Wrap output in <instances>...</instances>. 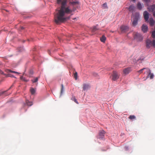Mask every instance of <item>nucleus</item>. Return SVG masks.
<instances>
[{
  "mask_svg": "<svg viewBox=\"0 0 155 155\" xmlns=\"http://www.w3.org/2000/svg\"><path fill=\"white\" fill-rule=\"evenodd\" d=\"M57 3L60 7V9L58 10L56 14L55 15L54 18L55 22L56 24L64 22L69 19L68 16L69 14L74 11L72 9L70 6H74L79 3L76 0H56Z\"/></svg>",
  "mask_w": 155,
  "mask_h": 155,
  "instance_id": "1",
  "label": "nucleus"
},
{
  "mask_svg": "<svg viewBox=\"0 0 155 155\" xmlns=\"http://www.w3.org/2000/svg\"><path fill=\"white\" fill-rule=\"evenodd\" d=\"M140 18V15L138 13H136L132 18V24L133 26H136L137 24L138 20Z\"/></svg>",
  "mask_w": 155,
  "mask_h": 155,
  "instance_id": "2",
  "label": "nucleus"
},
{
  "mask_svg": "<svg viewBox=\"0 0 155 155\" xmlns=\"http://www.w3.org/2000/svg\"><path fill=\"white\" fill-rule=\"evenodd\" d=\"M146 47L148 48H149L153 46L155 47V40H153L152 41L148 39L146 41Z\"/></svg>",
  "mask_w": 155,
  "mask_h": 155,
  "instance_id": "3",
  "label": "nucleus"
},
{
  "mask_svg": "<svg viewBox=\"0 0 155 155\" xmlns=\"http://www.w3.org/2000/svg\"><path fill=\"white\" fill-rule=\"evenodd\" d=\"M134 39L137 41H141L143 39L142 35L140 34L137 32L134 33Z\"/></svg>",
  "mask_w": 155,
  "mask_h": 155,
  "instance_id": "4",
  "label": "nucleus"
},
{
  "mask_svg": "<svg viewBox=\"0 0 155 155\" xmlns=\"http://www.w3.org/2000/svg\"><path fill=\"white\" fill-rule=\"evenodd\" d=\"M120 30L122 33H125L129 31V28L127 26L122 25L120 27Z\"/></svg>",
  "mask_w": 155,
  "mask_h": 155,
  "instance_id": "5",
  "label": "nucleus"
},
{
  "mask_svg": "<svg viewBox=\"0 0 155 155\" xmlns=\"http://www.w3.org/2000/svg\"><path fill=\"white\" fill-rule=\"evenodd\" d=\"M112 80L114 81H115L119 78V75L118 74L117 71H114L112 74Z\"/></svg>",
  "mask_w": 155,
  "mask_h": 155,
  "instance_id": "6",
  "label": "nucleus"
},
{
  "mask_svg": "<svg viewBox=\"0 0 155 155\" xmlns=\"http://www.w3.org/2000/svg\"><path fill=\"white\" fill-rule=\"evenodd\" d=\"M105 133V132L104 130H100L99 133L98 138L101 139L103 138L104 136Z\"/></svg>",
  "mask_w": 155,
  "mask_h": 155,
  "instance_id": "7",
  "label": "nucleus"
},
{
  "mask_svg": "<svg viewBox=\"0 0 155 155\" xmlns=\"http://www.w3.org/2000/svg\"><path fill=\"white\" fill-rule=\"evenodd\" d=\"M132 71L131 67H128L127 68H124L123 70V73L124 74H129Z\"/></svg>",
  "mask_w": 155,
  "mask_h": 155,
  "instance_id": "8",
  "label": "nucleus"
},
{
  "mask_svg": "<svg viewBox=\"0 0 155 155\" xmlns=\"http://www.w3.org/2000/svg\"><path fill=\"white\" fill-rule=\"evenodd\" d=\"M144 18L146 21H148L149 19V14L146 11H145L143 12V14Z\"/></svg>",
  "mask_w": 155,
  "mask_h": 155,
  "instance_id": "9",
  "label": "nucleus"
},
{
  "mask_svg": "<svg viewBox=\"0 0 155 155\" xmlns=\"http://www.w3.org/2000/svg\"><path fill=\"white\" fill-rule=\"evenodd\" d=\"M142 31L144 33L147 32L148 29V28L147 26L143 25L141 27Z\"/></svg>",
  "mask_w": 155,
  "mask_h": 155,
  "instance_id": "10",
  "label": "nucleus"
},
{
  "mask_svg": "<svg viewBox=\"0 0 155 155\" xmlns=\"http://www.w3.org/2000/svg\"><path fill=\"white\" fill-rule=\"evenodd\" d=\"M148 9L149 12H153L155 9V5H153L150 6L148 8Z\"/></svg>",
  "mask_w": 155,
  "mask_h": 155,
  "instance_id": "11",
  "label": "nucleus"
},
{
  "mask_svg": "<svg viewBox=\"0 0 155 155\" xmlns=\"http://www.w3.org/2000/svg\"><path fill=\"white\" fill-rule=\"evenodd\" d=\"M90 88L89 86L87 84H84L83 85V88L84 91H86Z\"/></svg>",
  "mask_w": 155,
  "mask_h": 155,
  "instance_id": "12",
  "label": "nucleus"
},
{
  "mask_svg": "<svg viewBox=\"0 0 155 155\" xmlns=\"http://www.w3.org/2000/svg\"><path fill=\"white\" fill-rule=\"evenodd\" d=\"M155 22L153 19L152 18H150L149 19V23L151 26H153Z\"/></svg>",
  "mask_w": 155,
  "mask_h": 155,
  "instance_id": "13",
  "label": "nucleus"
},
{
  "mask_svg": "<svg viewBox=\"0 0 155 155\" xmlns=\"http://www.w3.org/2000/svg\"><path fill=\"white\" fill-rule=\"evenodd\" d=\"M142 5L140 2H138L137 4V8L139 10H141L142 8Z\"/></svg>",
  "mask_w": 155,
  "mask_h": 155,
  "instance_id": "14",
  "label": "nucleus"
},
{
  "mask_svg": "<svg viewBox=\"0 0 155 155\" xmlns=\"http://www.w3.org/2000/svg\"><path fill=\"white\" fill-rule=\"evenodd\" d=\"M99 29L97 25L94 26L93 27L92 29V32H95Z\"/></svg>",
  "mask_w": 155,
  "mask_h": 155,
  "instance_id": "15",
  "label": "nucleus"
},
{
  "mask_svg": "<svg viewBox=\"0 0 155 155\" xmlns=\"http://www.w3.org/2000/svg\"><path fill=\"white\" fill-rule=\"evenodd\" d=\"M135 7L133 5H131L129 6V10L130 11L133 12L134 10Z\"/></svg>",
  "mask_w": 155,
  "mask_h": 155,
  "instance_id": "16",
  "label": "nucleus"
},
{
  "mask_svg": "<svg viewBox=\"0 0 155 155\" xmlns=\"http://www.w3.org/2000/svg\"><path fill=\"white\" fill-rule=\"evenodd\" d=\"M106 40V38L104 35H103L102 36V37L100 38V40L101 42H104Z\"/></svg>",
  "mask_w": 155,
  "mask_h": 155,
  "instance_id": "17",
  "label": "nucleus"
},
{
  "mask_svg": "<svg viewBox=\"0 0 155 155\" xmlns=\"http://www.w3.org/2000/svg\"><path fill=\"white\" fill-rule=\"evenodd\" d=\"M30 91L31 94L32 95L34 94L36 92V90L33 88H31Z\"/></svg>",
  "mask_w": 155,
  "mask_h": 155,
  "instance_id": "18",
  "label": "nucleus"
},
{
  "mask_svg": "<svg viewBox=\"0 0 155 155\" xmlns=\"http://www.w3.org/2000/svg\"><path fill=\"white\" fill-rule=\"evenodd\" d=\"M26 103L27 105L29 106H31L32 105V103L31 102L29 101L28 100H27L26 101Z\"/></svg>",
  "mask_w": 155,
  "mask_h": 155,
  "instance_id": "19",
  "label": "nucleus"
},
{
  "mask_svg": "<svg viewBox=\"0 0 155 155\" xmlns=\"http://www.w3.org/2000/svg\"><path fill=\"white\" fill-rule=\"evenodd\" d=\"M71 100L73 101H74L77 104H78V103L77 101V99L75 98L74 97H72L71 98Z\"/></svg>",
  "mask_w": 155,
  "mask_h": 155,
  "instance_id": "20",
  "label": "nucleus"
},
{
  "mask_svg": "<svg viewBox=\"0 0 155 155\" xmlns=\"http://www.w3.org/2000/svg\"><path fill=\"white\" fill-rule=\"evenodd\" d=\"M102 8L103 9H106L107 8V4L106 3L103 4L102 6Z\"/></svg>",
  "mask_w": 155,
  "mask_h": 155,
  "instance_id": "21",
  "label": "nucleus"
},
{
  "mask_svg": "<svg viewBox=\"0 0 155 155\" xmlns=\"http://www.w3.org/2000/svg\"><path fill=\"white\" fill-rule=\"evenodd\" d=\"M136 118V117L134 115H130L129 117V119L130 120H133L135 119Z\"/></svg>",
  "mask_w": 155,
  "mask_h": 155,
  "instance_id": "22",
  "label": "nucleus"
},
{
  "mask_svg": "<svg viewBox=\"0 0 155 155\" xmlns=\"http://www.w3.org/2000/svg\"><path fill=\"white\" fill-rule=\"evenodd\" d=\"M38 78H36L32 80L31 81L33 83H35L38 81Z\"/></svg>",
  "mask_w": 155,
  "mask_h": 155,
  "instance_id": "23",
  "label": "nucleus"
},
{
  "mask_svg": "<svg viewBox=\"0 0 155 155\" xmlns=\"http://www.w3.org/2000/svg\"><path fill=\"white\" fill-rule=\"evenodd\" d=\"M61 94H62L63 91H64V87L63 85L62 84H61Z\"/></svg>",
  "mask_w": 155,
  "mask_h": 155,
  "instance_id": "24",
  "label": "nucleus"
},
{
  "mask_svg": "<svg viewBox=\"0 0 155 155\" xmlns=\"http://www.w3.org/2000/svg\"><path fill=\"white\" fill-rule=\"evenodd\" d=\"M150 77V79H152L154 77V75L153 74L151 73L150 72L149 73Z\"/></svg>",
  "mask_w": 155,
  "mask_h": 155,
  "instance_id": "25",
  "label": "nucleus"
},
{
  "mask_svg": "<svg viewBox=\"0 0 155 155\" xmlns=\"http://www.w3.org/2000/svg\"><path fill=\"white\" fill-rule=\"evenodd\" d=\"M152 37L153 38H155V31L152 32Z\"/></svg>",
  "mask_w": 155,
  "mask_h": 155,
  "instance_id": "26",
  "label": "nucleus"
},
{
  "mask_svg": "<svg viewBox=\"0 0 155 155\" xmlns=\"http://www.w3.org/2000/svg\"><path fill=\"white\" fill-rule=\"evenodd\" d=\"M77 75H78V74H77V72H75L74 74V78L76 80L77 79Z\"/></svg>",
  "mask_w": 155,
  "mask_h": 155,
  "instance_id": "27",
  "label": "nucleus"
},
{
  "mask_svg": "<svg viewBox=\"0 0 155 155\" xmlns=\"http://www.w3.org/2000/svg\"><path fill=\"white\" fill-rule=\"evenodd\" d=\"M146 68H143V69H140V70L138 71L137 72H138V73H139V74H141V73H142V71H143V70H144V69H146Z\"/></svg>",
  "mask_w": 155,
  "mask_h": 155,
  "instance_id": "28",
  "label": "nucleus"
},
{
  "mask_svg": "<svg viewBox=\"0 0 155 155\" xmlns=\"http://www.w3.org/2000/svg\"><path fill=\"white\" fill-rule=\"evenodd\" d=\"M8 71H9V72H10L13 73H14L17 74H19V73L18 72L15 71H12V70H8Z\"/></svg>",
  "mask_w": 155,
  "mask_h": 155,
  "instance_id": "29",
  "label": "nucleus"
},
{
  "mask_svg": "<svg viewBox=\"0 0 155 155\" xmlns=\"http://www.w3.org/2000/svg\"><path fill=\"white\" fill-rule=\"evenodd\" d=\"M21 79L24 80V81H28L26 80L25 78H24L23 77V76H21Z\"/></svg>",
  "mask_w": 155,
  "mask_h": 155,
  "instance_id": "30",
  "label": "nucleus"
},
{
  "mask_svg": "<svg viewBox=\"0 0 155 155\" xmlns=\"http://www.w3.org/2000/svg\"><path fill=\"white\" fill-rule=\"evenodd\" d=\"M8 76L11 77H14L15 78H16L13 75H11L10 74H8Z\"/></svg>",
  "mask_w": 155,
  "mask_h": 155,
  "instance_id": "31",
  "label": "nucleus"
},
{
  "mask_svg": "<svg viewBox=\"0 0 155 155\" xmlns=\"http://www.w3.org/2000/svg\"><path fill=\"white\" fill-rule=\"evenodd\" d=\"M5 92H0V96L4 94Z\"/></svg>",
  "mask_w": 155,
  "mask_h": 155,
  "instance_id": "32",
  "label": "nucleus"
},
{
  "mask_svg": "<svg viewBox=\"0 0 155 155\" xmlns=\"http://www.w3.org/2000/svg\"><path fill=\"white\" fill-rule=\"evenodd\" d=\"M0 73L1 74H3V72L0 69Z\"/></svg>",
  "mask_w": 155,
  "mask_h": 155,
  "instance_id": "33",
  "label": "nucleus"
},
{
  "mask_svg": "<svg viewBox=\"0 0 155 155\" xmlns=\"http://www.w3.org/2000/svg\"><path fill=\"white\" fill-rule=\"evenodd\" d=\"M153 15L155 17V12H153Z\"/></svg>",
  "mask_w": 155,
  "mask_h": 155,
  "instance_id": "34",
  "label": "nucleus"
},
{
  "mask_svg": "<svg viewBox=\"0 0 155 155\" xmlns=\"http://www.w3.org/2000/svg\"><path fill=\"white\" fill-rule=\"evenodd\" d=\"M94 75L95 76H97V74L95 73L94 74Z\"/></svg>",
  "mask_w": 155,
  "mask_h": 155,
  "instance_id": "35",
  "label": "nucleus"
},
{
  "mask_svg": "<svg viewBox=\"0 0 155 155\" xmlns=\"http://www.w3.org/2000/svg\"><path fill=\"white\" fill-rule=\"evenodd\" d=\"M21 30H23L24 29V28L23 27H21Z\"/></svg>",
  "mask_w": 155,
  "mask_h": 155,
  "instance_id": "36",
  "label": "nucleus"
},
{
  "mask_svg": "<svg viewBox=\"0 0 155 155\" xmlns=\"http://www.w3.org/2000/svg\"><path fill=\"white\" fill-rule=\"evenodd\" d=\"M146 2H148L150 1V0H145Z\"/></svg>",
  "mask_w": 155,
  "mask_h": 155,
  "instance_id": "37",
  "label": "nucleus"
},
{
  "mask_svg": "<svg viewBox=\"0 0 155 155\" xmlns=\"http://www.w3.org/2000/svg\"><path fill=\"white\" fill-rule=\"evenodd\" d=\"M22 49V48H21V49L19 51H22V50H21Z\"/></svg>",
  "mask_w": 155,
  "mask_h": 155,
  "instance_id": "38",
  "label": "nucleus"
}]
</instances>
